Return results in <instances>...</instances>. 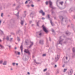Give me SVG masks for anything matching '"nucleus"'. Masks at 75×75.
I'll list each match as a JSON object with an SVG mask.
<instances>
[{"instance_id":"obj_1","label":"nucleus","mask_w":75,"mask_h":75,"mask_svg":"<svg viewBox=\"0 0 75 75\" xmlns=\"http://www.w3.org/2000/svg\"><path fill=\"white\" fill-rule=\"evenodd\" d=\"M42 27H43V29L44 31H45L46 33H47L48 31V30H47V28H46L43 25H42Z\"/></svg>"},{"instance_id":"obj_2","label":"nucleus","mask_w":75,"mask_h":75,"mask_svg":"<svg viewBox=\"0 0 75 75\" xmlns=\"http://www.w3.org/2000/svg\"><path fill=\"white\" fill-rule=\"evenodd\" d=\"M24 52L26 53H27L28 54H30V52H29V51H28V50L25 49V50Z\"/></svg>"},{"instance_id":"obj_3","label":"nucleus","mask_w":75,"mask_h":75,"mask_svg":"<svg viewBox=\"0 0 75 75\" xmlns=\"http://www.w3.org/2000/svg\"><path fill=\"white\" fill-rule=\"evenodd\" d=\"M39 12L40 13H42V14L43 16H44V15H45V13H44V12H43V11H42L41 10Z\"/></svg>"},{"instance_id":"obj_4","label":"nucleus","mask_w":75,"mask_h":75,"mask_svg":"<svg viewBox=\"0 0 75 75\" xmlns=\"http://www.w3.org/2000/svg\"><path fill=\"white\" fill-rule=\"evenodd\" d=\"M3 65H6L7 64V62L6 61L4 62H3Z\"/></svg>"},{"instance_id":"obj_5","label":"nucleus","mask_w":75,"mask_h":75,"mask_svg":"<svg viewBox=\"0 0 75 75\" xmlns=\"http://www.w3.org/2000/svg\"><path fill=\"white\" fill-rule=\"evenodd\" d=\"M31 45L29 46V48H31V46H32V45H33V42H31Z\"/></svg>"},{"instance_id":"obj_6","label":"nucleus","mask_w":75,"mask_h":75,"mask_svg":"<svg viewBox=\"0 0 75 75\" xmlns=\"http://www.w3.org/2000/svg\"><path fill=\"white\" fill-rule=\"evenodd\" d=\"M49 3L50 4V6H52V2L51 1H49Z\"/></svg>"},{"instance_id":"obj_7","label":"nucleus","mask_w":75,"mask_h":75,"mask_svg":"<svg viewBox=\"0 0 75 75\" xmlns=\"http://www.w3.org/2000/svg\"><path fill=\"white\" fill-rule=\"evenodd\" d=\"M39 42L40 44H43V41H40Z\"/></svg>"},{"instance_id":"obj_8","label":"nucleus","mask_w":75,"mask_h":75,"mask_svg":"<svg viewBox=\"0 0 75 75\" xmlns=\"http://www.w3.org/2000/svg\"><path fill=\"white\" fill-rule=\"evenodd\" d=\"M20 49H21V51H22V50H23V46L21 45L20 47Z\"/></svg>"},{"instance_id":"obj_9","label":"nucleus","mask_w":75,"mask_h":75,"mask_svg":"<svg viewBox=\"0 0 75 75\" xmlns=\"http://www.w3.org/2000/svg\"><path fill=\"white\" fill-rule=\"evenodd\" d=\"M72 51L74 52H75V48H73L72 49Z\"/></svg>"},{"instance_id":"obj_10","label":"nucleus","mask_w":75,"mask_h":75,"mask_svg":"<svg viewBox=\"0 0 75 75\" xmlns=\"http://www.w3.org/2000/svg\"><path fill=\"white\" fill-rule=\"evenodd\" d=\"M2 63H3V61H2V60L0 61V64H2Z\"/></svg>"},{"instance_id":"obj_11","label":"nucleus","mask_w":75,"mask_h":75,"mask_svg":"<svg viewBox=\"0 0 75 75\" xmlns=\"http://www.w3.org/2000/svg\"><path fill=\"white\" fill-rule=\"evenodd\" d=\"M12 65H13V66H14V65H16V63H12Z\"/></svg>"},{"instance_id":"obj_12","label":"nucleus","mask_w":75,"mask_h":75,"mask_svg":"<svg viewBox=\"0 0 75 75\" xmlns=\"http://www.w3.org/2000/svg\"><path fill=\"white\" fill-rule=\"evenodd\" d=\"M21 25H23V21H21Z\"/></svg>"},{"instance_id":"obj_13","label":"nucleus","mask_w":75,"mask_h":75,"mask_svg":"<svg viewBox=\"0 0 75 75\" xmlns=\"http://www.w3.org/2000/svg\"><path fill=\"white\" fill-rule=\"evenodd\" d=\"M60 4H61V5H62V4H63V2H60Z\"/></svg>"},{"instance_id":"obj_14","label":"nucleus","mask_w":75,"mask_h":75,"mask_svg":"<svg viewBox=\"0 0 75 75\" xmlns=\"http://www.w3.org/2000/svg\"><path fill=\"white\" fill-rule=\"evenodd\" d=\"M47 69H45L44 70V72H45V71H47Z\"/></svg>"},{"instance_id":"obj_15","label":"nucleus","mask_w":75,"mask_h":75,"mask_svg":"<svg viewBox=\"0 0 75 75\" xmlns=\"http://www.w3.org/2000/svg\"><path fill=\"white\" fill-rule=\"evenodd\" d=\"M67 69H64V72H65L66 71H67Z\"/></svg>"},{"instance_id":"obj_16","label":"nucleus","mask_w":75,"mask_h":75,"mask_svg":"<svg viewBox=\"0 0 75 75\" xmlns=\"http://www.w3.org/2000/svg\"><path fill=\"white\" fill-rule=\"evenodd\" d=\"M6 40H8V37L7 36L6 38Z\"/></svg>"},{"instance_id":"obj_17","label":"nucleus","mask_w":75,"mask_h":75,"mask_svg":"<svg viewBox=\"0 0 75 75\" xmlns=\"http://www.w3.org/2000/svg\"><path fill=\"white\" fill-rule=\"evenodd\" d=\"M20 53L19 52H18V55H20Z\"/></svg>"},{"instance_id":"obj_18","label":"nucleus","mask_w":75,"mask_h":75,"mask_svg":"<svg viewBox=\"0 0 75 75\" xmlns=\"http://www.w3.org/2000/svg\"><path fill=\"white\" fill-rule=\"evenodd\" d=\"M46 56V54H43V57H45V56Z\"/></svg>"},{"instance_id":"obj_19","label":"nucleus","mask_w":75,"mask_h":75,"mask_svg":"<svg viewBox=\"0 0 75 75\" xmlns=\"http://www.w3.org/2000/svg\"><path fill=\"white\" fill-rule=\"evenodd\" d=\"M18 41H20V39H19V38H18Z\"/></svg>"},{"instance_id":"obj_20","label":"nucleus","mask_w":75,"mask_h":75,"mask_svg":"<svg viewBox=\"0 0 75 75\" xmlns=\"http://www.w3.org/2000/svg\"><path fill=\"white\" fill-rule=\"evenodd\" d=\"M28 2V1H26V2H25V4H27Z\"/></svg>"},{"instance_id":"obj_21","label":"nucleus","mask_w":75,"mask_h":75,"mask_svg":"<svg viewBox=\"0 0 75 75\" xmlns=\"http://www.w3.org/2000/svg\"><path fill=\"white\" fill-rule=\"evenodd\" d=\"M3 13H2L1 14V16L3 17Z\"/></svg>"},{"instance_id":"obj_22","label":"nucleus","mask_w":75,"mask_h":75,"mask_svg":"<svg viewBox=\"0 0 75 75\" xmlns=\"http://www.w3.org/2000/svg\"><path fill=\"white\" fill-rule=\"evenodd\" d=\"M55 60H58V58H55Z\"/></svg>"},{"instance_id":"obj_23","label":"nucleus","mask_w":75,"mask_h":75,"mask_svg":"<svg viewBox=\"0 0 75 75\" xmlns=\"http://www.w3.org/2000/svg\"><path fill=\"white\" fill-rule=\"evenodd\" d=\"M13 40V38H11L10 39V41H11V40Z\"/></svg>"},{"instance_id":"obj_24","label":"nucleus","mask_w":75,"mask_h":75,"mask_svg":"<svg viewBox=\"0 0 75 75\" xmlns=\"http://www.w3.org/2000/svg\"><path fill=\"white\" fill-rule=\"evenodd\" d=\"M46 5L48 4V2H46Z\"/></svg>"},{"instance_id":"obj_25","label":"nucleus","mask_w":75,"mask_h":75,"mask_svg":"<svg viewBox=\"0 0 75 75\" xmlns=\"http://www.w3.org/2000/svg\"><path fill=\"white\" fill-rule=\"evenodd\" d=\"M50 23H51L52 24V25H52V22L51 21Z\"/></svg>"},{"instance_id":"obj_26","label":"nucleus","mask_w":75,"mask_h":75,"mask_svg":"<svg viewBox=\"0 0 75 75\" xmlns=\"http://www.w3.org/2000/svg\"><path fill=\"white\" fill-rule=\"evenodd\" d=\"M42 20H44V19H45V18H42Z\"/></svg>"},{"instance_id":"obj_27","label":"nucleus","mask_w":75,"mask_h":75,"mask_svg":"<svg viewBox=\"0 0 75 75\" xmlns=\"http://www.w3.org/2000/svg\"><path fill=\"white\" fill-rule=\"evenodd\" d=\"M0 46L2 48V47H3V46H2V45H0Z\"/></svg>"},{"instance_id":"obj_28","label":"nucleus","mask_w":75,"mask_h":75,"mask_svg":"<svg viewBox=\"0 0 75 75\" xmlns=\"http://www.w3.org/2000/svg\"><path fill=\"white\" fill-rule=\"evenodd\" d=\"M28 75H30V72H28Z\"/></svg>"},{"instance_id":"obj_29","label":"nucleus","mask_w":75,"mask_h":75,"mask_svg":"<svg viewBox=\"0 0 75 75\" xmlns=\"http://www.w3.org/2000/svg\"><path fill=\"white\" fill-rule=\"evenodd\" d=\"M31 6L32 7H34V5H31Z\"/></svg>"},{"instance_id":"obj_30","label":"nucleus","mask_w":75,"mask_h":75,"mask_svg":"<svg viewBox=\"0 0 75 75\" xmlns=\"http://www.w3.org/2000/svg\"><path fill=\"white\" fill-rule=\"evenodd\" d=\"M49 18H50V16L49 15H48L47 16Z\"/></svg>"},{"instance_id":"obj_31","label":"nucleus","mask_w":75,"mask_h":75,"mask_svg":"<svg viewBox=\"0 0 75 75\" xmlns=\"http://www.w3.org/2000/svg\"><path fill=\"white\" fill-rule=\"evenodd\" d=\"M39 35H41V33H40L39 34Z\"/></svg>"},{"instance_id":"obj_32","label":"nucleus","mask_w":75,"mask_h":75,"mask_svg":"<svg viewBox=\"0 0 75 75\" xmlns=\"http://www.w3.org/2000/svg\"><path fill=\"white\" fill-rule=\"evenodd\" d=\"M15 50H16V49H17V47H15Z\"/></svg>"},{"instance_id":"obj_33","label":"nucleus","mask_w":75,"mask_h":75,"mask_svg":"<svg viewBox=\"0 0 75 75\" xmlns=\"http://www.w3.org/2000/svg\"><path fill=\"white\" fill-rule=\"evenodd\" d=\"M55 67H57V65H55Z\"/></svg>"},{"instance_id":"obj_34","label":"nucleus","mask_w":75,"mask_h":75,"mask_svg":"<svg viewBox=\"0 0 75 75\" xmlns=\"http://www.w3.org/2000/svg\"><path fill=\"white\" fill-rule=\"evenodd\" d=\"M16 65H18V63H16Z\"/></svg>"},{"instance_id":"obj_35","label":"nucleus","mask_w":75,"mask_h":75,"mask_svg":"<svg viewBox=\"0 0 75 75\" xmlns=\"http://www.w3.org/2000/svg\"><path fill=\"white\" fill-rule=\"evenodd\" d=\"M66 59H68V58H67V57H66Z\"/></svg>"},{"instance_id":"obj_36","label":"nucleus","mask_w":75,"mask_h":75,"mask_svg":"<svg viewBox=\"0 0 75 75\" xmlns=\"http://www.w3.org/2000/svg\"><path fill=\"white\" fill-rule=\"evenodd\" d=\"M37 26H38V23L37 24Z\"/></svg>"},{"instance_id":"obj_37","label":"nucleus","mask_w":75,"mask_h":75,"mask_svg":"<svg viewBox=\"0 0 75 75\" xmlns=\"http://www.w3.org/2000/svg\"><path fill=\"white\" fill-rule=\"evenodd\" d=\"M11 70H13V69L11 68Z\"/></svg>"},{"instance_id":"obj_38","label":"nucleus","mask_w":75,"mask_h":75,"mask_svg":"<svg viewBox=\"0 0 75 75\" xmlns=\"http://www.w3.org/2000/svg\"><path fill=\"white\" fill-rule=\"evenodd\" d=\"M9 48H10V47H11V46H9Z\"/></svg>"},{"instance_id":"obj_39","label":"nucleus","mask_w":75,"mask_h":75,"mask_svg":"<svg viewBox=\"0 0 75 75\" xmlns=\"http://www.w3.org/2000/svg\"><path fill=\"white\" fill-rule=\"evenodd\" d=\"M1 40H0V42H1Z\"/></svg>"},{"instance_id":"obj_40","label":"nucleus","mask_w":75,"mask_h":75,"mask_svg":"<svg viewBox=\"0 0 75 75\" xmlns=\"http://www.w3.org/2000/svg\"><path fill=\"white\" fill-rule=\"evenodd\" d=\"M63 67H64V65L63 66Z\"/></svg>"},{"instance_id":"obj_41","label":"nucleus","mask_w":75,"mask_h":75,"mask_svg":"<svg viewBox=\"0 0 75 75\" xmlns=\"http://www.w3.org/2000/svg\"><path fill=\"white\" fill-rule=\"evenodd\" d=\"M1 23V21H0V24Z\"/></svg>"},{"instance_id":"obj_42","label":"nucleus","mask_w":75,"mask_h":75,"mask_svg":"<svg viewBox=\"0 0 75 75\" xmlns=\"http://www.w3.org/2000/svg\"><path fill=\"white\" fill-rule=\"evenodd\" d=\"M15 52V53H16V52Z\"/></svg>"},{"instance_id":"obj_43","label":"nucleus","mask_w":75,"mask_h":75,"mask_svg":"<svg viewBox=\"0 0 75 75\" xmlns=\"http://www.w3.org/2000/svg\"><path fill=\"white\" fill-rule=\"evenodd\" d=\"M54 30L52 31V32H54Z\"/></svg>"},{"instance_id":"obj_44","label":"nucleus","mask_w":75,"mask_h":75,"mask_svg":"<svg viewBox=\"0 0 75 75\" xmlns=\"http://www.w3.org/2000/svg\"><path fill=\"white\" fill-rule=\"evenodd\" d=\"M30 0H28V1H30Z\"/></svg>"},{"instance_id":"obj_45","label":"nucleus","mask_w":75,"mask_h":75,"mask_svg":"<svg viewBox=\"0 0 75 75\" xmlns=\"http://www.w3.org/2000/svg\"><path fill=\"white\" fill-rule=\"evenodd\" d=\"M16 44H17V43H16Z\"/></svg>"}]
</instances>
